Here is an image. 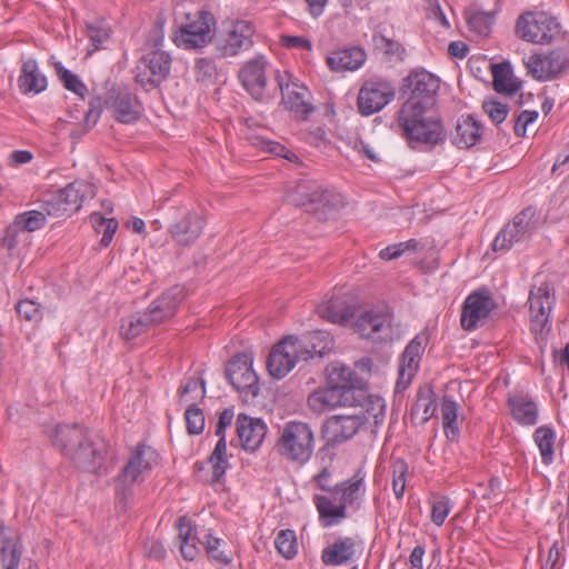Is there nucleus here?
Returning <instances> with one entry per match:
<instances>
[{"mask_svg": "<svg viewBox=\"0 0 569 569\" xmlns=\"http://www.w3.org/2000/svg\"><path fill=\"white\" fill-rule=\"evenodd\" d=\"M267 61L263 56L244 63L240 69L238 78L246 91L257 101L264 99Z\"/></svg>", "mask_w": 569, "mask_h": 569, "instance_id": "24", "label": "nucleus"}, {"mask_svg": "<svg viewBox=\"0 0 569 569\" xmlns=\"http://www.w3.org/2000/svg\"><path fill=\"white\" fill-rule=\"evenodd\" d=\"M0 527V559L3 569H18L22 556V547L18 537H7Z\"/></svg>", "mask_w": 569, "mask_h": 569, "instance_id": "37", "label": "nucleus"}, {"mask_svg": "<svg viewBox=\"0 0 569 569\" xmlns=\"http://www.w3.org/2000/svg\"><path fill=\"white\" fill-rule=\"evenodd\" d=\"M328 388L318 389L308 397V406L321 413L336 407L378 406L382 411V398L371 396L363 388L362 380L350 368L333 363L327 368Z\"/></svg>", "mask_w": 569, "mask_h": 569, "instance_id": "1", "label": "nucleus"}, {"mask_svg": "<svg viewBox=\"0 0 569 569\" xmlns=\"http://www.w3.org/2000/svg\"><path fill=\"white\" fill-rule=\"evenodd\" d=\"M516 34L521 40L536 44H548L565 37L557 18L543 11L520 14L516 23Z\"/></svg>", "mask_w": 569, "mask_h": 569, "instance_id": "4", "label": "nucleus"}, {"mask_svg": "<svg viewBox=\"0 0 569 569\" xmlns=\"http://www.w3.org/2000/svg\"><path fill=\"white\" fill-rule=\"evenodd\" d=\"M92 227L98 233H102L100 244L107 248L118 229V221L114 218H104L100 213H92L90 217Z\"/></svg>", "mask_w": 569, "mask_h": 569, "instance_id": "44", "label": "nucleus"}, {"mask_svg": "<svg viewBox=\"0 0 569 569\" xmlns=\"http://www.w3.org/2000/svg\"><path fill=\"white\" fill-rule=\"evenodd\" d=\"M204 226L206 220L200 212L181 208L173 210L168 231L177 244L190 247L199 239Z\"/></svg>", "mask_w": 569, "mask_h": 569, "instance_id": "15", "label": "nucleus"}, {"mask_svg": "<svg viewBox=\"0 0 569 569\" xmlns=\"http://www.w3.org/2000/svg\"><path fill=\"white\" fill-rule=\"evenodd\" d=\"M91 436L80 425H59L51 439L52 445L69 459Z\"/></svg>", "mask_w": 569, "mask_h": 569, "instance_id": "26", "label": "nucleus"}, {"mask_svg": "<svg viewBox=\"0 0 569 569\" xmlns=\"http://www.w3.org/2000/svg\"><path fill=\"white\" fill-rule=\"evenodd\" d=\"M187 430L190 435H200L204 429V415L194 403H189L184 412Z\"/></svg>", "mask_w": 569, "mask_h": 569, "instance_id": "56", "label": "nucleus"}, {"mask_svg": "<svg viewBox=\"0 0 569 569\" xmlns=\"http://www.w3.org/2000/svg\"><path fill=\"white\" fill-rule=\"evenodd\" d=\"M236 427L240 445L248 451L258 449L267 433V426L261 419L244 413L237 417Z\"/></svg>", "mask_w": 569, "mask_h": 569, "instance_id": "28", "label": "nucleus"}, {"mask_svg": "<svg viewBox=\"0 0 569 569\" xmlns=\"http://www.w3.org/2000/svg\"><path fill=\"white\" fill-rule=\"evenodd\" d=\"M397 124L401 137L413 149L422 144L433 147L446 139L443 126L435 114V108L402 103L397 112Z\"/></svg>", "mask_w": 569, "mask_h": 569, "instance_id": "2", "label": "nucleus"}, {"mask_svg": "<svg viewBox=\"0 0 569 569\" xmlns=\"http://www.w3.org/2000/svg\"><path fill=\"white\" fill-rule=\"evenodd\" d=\"M96 196V187L83 180L70 182L59 189L46 201V211L49 216L61 217L78 211L84 200Z\"/></svg>", "mask_w": 569, "mask_h": 569, "instance_id": "12", "label": "nucleus"}, {"mask_svg": "<svg viewBox=\"0 0 569 569\" xmlns=\"http://www.w3.org/2000/svg\"><path fill=\"white\" fill-rule=\"evenodd\" d=\"M376 49L383 52L389 60H402L405 57V48L402 44L393 39L386 38L385 36H373Z\"/></svg>", "mask_w": 569, "mask_h": 569, "instance_id": "53", "label": "nucleus"}, {"mask_svg": "<svg viewBox=\"0 0 569 569\" xmlns=\"http://www.w3.org/2000/svg\"><path fill=\"white\" fill-rule=\"evenodd\" d=\"M366 51L360 47L343 48L332 51L327 57V64L336 72L355 71L366 62Z\"/></svg>", "mask_w": 569, "mask_h": 569, "instance_id": "30", "label": "nucleus"}, {"mask_svg": "<svg viewBox=\"0 0 569 569\" xmlns=\"http://www.w3.org/2000/svg\"><path fill=\"white\" fill-rule=\"evenodd\" d=\"M172 58L161 49H154L143 54L134 69V80L144 90L158 88L169 76Z\"/></svg>", "mask_w": 569, "mask_h": 569, "instance_id": "11", "label": "nucleus"}, {"mask_svg": "<svg viewBox=\"0 0 569 569\" xmlns=\"http://www.w3.org/2000/svg\"><path fill=\"white\" fill-rule=\"evenodd\" d=\"M450 512L449 500L445 497L437 498L432 502L431 520L436 526H441Z\"/></svg>", "mask_w": 569, "mask_h": 569, "instance_id": "62", "label": "nucleus"}, {"mask_svg": "<svg viewBox=\"0 0 569 569\" xmlns=\"http://www.w3.org/2000/svg\"><path fill=\"white\" fill-rule=\"evenodd\" d=\"M538 112L533 110L521 111L515 122L513 132L517 137L521 138L526 136L527 127L535 122L538 118Z\"/></svg>", "mask_w": 569, "mask_h": 569, "instance_id": "63", "label": "nucleus"}, {"mask_svg": "<svg viewBox=\"0 0 569 569\" xmlns=\"http://www.w3.org/2000/svg\"><path fill=\"white\" fill-rule=\"evenodd\" d=\"M254 30L250 22L237 21L228 32L224 40L218 44V50L222 57H234L241 51L252 47V34Z\"/></svg>", "mask_w": 569, "mask_h": 569, "instance_id": "27", "label": "nucleus"}, {"mask_svg": "<svg viewBox=\"0 0 569 569\" xmlns=\"http://www.w3.org/2000/svg\"><path fill=\"white\" fill-rule=\"evenodd\" d=\"M274 546L286 559H292L298 552L296 532L290 529L281 530L276 537Z\"/></svg>", "mask_w": 569, "mask_h": 569, "instance_id": "51", "label": "nucleus"}, {"mask_svg": "<svg viewBox=\"0 0 569 569\" xmlns=\"http://www.w3.org/2000/svg\"><path fill=\"white\" fill-rule=\"evenodd\" d=\"M392 470V490L398 500L402 499L406 490V479L409 472L408 463L401 459H395L391 465Z\"/></svg>", "mask_w": 569, "mask_h": 569, "instance_id": "50", "label": "nucleus"}, {"mask_svg": "<svg viewBox=\"0 0 569 569\" xmlns=\"http://www.w3.org/2000/svg\"><path fill=\"white\" fill-rule=\"evenodd\" d=\"M312 501L319 513V520L326 528L332 527L347 518V510L341 501L333 503L331 497L323 495H313Z\"/></svg>", "mask_w": 569, "mask_h": 569, "instance_id": "36", "label": "nucleus"}, {"mask_svg": "<svg viewBox=\"0 0 569 569\" xmlns=\"http://www.w3.org/2000/svg\"><path fill=\"white\" fill-rule=\"evenodd\" d=\"M13 221L22 232H33L46 224L47 218L41 211L31 210L16 216Z\"/></svg>", "mask_w": 569, "mask_h": 569, "instance_id": "52", "label": "nucleus"}, {"mask_svg": "<svg viewBox=\"0 0 569 569\" xmlns=\"http://www.w3.org/2000/svg\"><path fill=\"white\" fill-rule=\"evenodd\" d=\"M180 401L186 403H192L191 401L197 399H203L206 396V383L204 380L199 378H189L179 389Z\"/></svg>", "mask_w": 569, "mask_h": 569, "instance_id": "48", "label": "nucleus"}, {"mask_svg": "<svg viewBox=\"0 0 569 569\" xmlns=\"http://www.w3.org/2000/svg\"><path fill=\"white\" fill-rule=\"evenodd\" d=\"M227 445L226 437H219V440L209 456V462L212 466V480L218 482L222 478L228 467V460L226 457Z\"/></svg>", "mask_w": 569, "mask_h": 569, "instance_id": "45", "label": "nucleus"}, {"mask_svg": "<svg viewBox=\"0 0 569 569\" xmlns=\"http://www.w3.org/2000/svg\"><path fill=\"white\" fill-rule=\"evenodd\" d=\"M332 470L330 466H323L321 470L313 477L317 487L333 495V486L331 485Z\"/></svg>", "mask_w": 569, "mask_h": 569, "instance_id": "64", "label": "nucleus"}, {"mask_svg": "<svg viewBox=\"0 0 569 569\" xmlns=\"http://www.w3.org/2000/svg\"><path fill=\"white\" fill-rule=\"evenodd\" d=\"M176 527L178 529V538L180 539V551L182 557L186 560H193L199 549L197 545L190 543V538L188 537L190 530V520L187 517H180L177 520Z\"/></svg>", "mask_w": 569, "mask_h": 569, "instance_id": "46", "label": "nucleus"}, {"mask_svg": "<svg viewBox=\"0 0 569 569\" xmlns=\"http://www.w3.org/2000/svg\"><path fill=\"white\" fill-rule=\"evenodd\" d=\"M188 22L181 26L172 36L177 47L190 50L206 47L212 41L216 27V18L209 10H199Z\"/></svg>", "mask_w": 569, "mask_h": 569, "instance_id": "6", "label": "nucleus"}, {"mask_svg": "<svg viewBox=\"0 0 569 569\" xmlns=\"http://www.w3.org/2000/svg\"><path fill=\"white\" fill-rule=\"evenodd\" d=\"M288 200L296 207L313 212L320 221L333 218L338 209L343 207V199L340 193L322 188L315 180L299 181L288 196Z\"/></svg>", "mask_w": 569, "mask_h": 569, "instance_id": "3", "label": "nucleus"}, {"mask_svg": "<svg viewBox=\"0 0 569 569\" xmlns=\"http://www.w3.org/2000/svg\"><path fill=\"white\" fill-rule=\"evenodd\" d=\"M87 36L97 50L109 39L110 32L102 23H91L87 26Z\"/></svg>", "mask_w": 569, "mask_h": 569, "instance_id": "61", "label": "nucleus"}, {"mask_svg": "<svg viewBox=\"0 0 569 569\" xmlns=\"http://www.w3.org/2000/svg\"><path fill=\"white\" fill-rule=\"evenodd\" d=\"M54 70L59 80L63 83V87L67 90L72 91L80 97L84 96L87 92V87L77 74L66 69L61 62L54 63Z\"/></svg>", "mask_w": 569, "mask_h": 569, "instance_id": "49", "label": "nucleus"}, {"mask_svg": "<svg viewBox=\"0 0 569 569\" xmlns=\"http://www.w3.org/2000/svg\"><path fill=\"white\" fill-rule=\"evenodd\" d=\"M278 451L289 460L306 462L313 451V435L310 427L300 421L286 423L277 442Z\"/></svg>", "mask_w": 569, "mask_h": 569, "instance_id": "7", "label": "nucleus"}, {"mask_svg": "<svg viewBox=\"0 0 569 569\" xmlns=\"http://www.w3.org/2000/svg\"><path fill=\"white\" fill-rule=\"evenodd\" d=\"M535 214L536 211L532 208H526L520 213H518L513 218V221L510 223L512 227H516V229L519 230V233L523 239H527L533 229L532 219Z\"/></svg>", "mask_w": 569, "mask_h": 569, "instance_id": "59", "label": "nucleus"}, {"mask_svg": "<svg viewBox=\"0 0 569 569\" xmlns=\"http://www.w3.org/2000/svg\"><path fill=\"white\" fill-rule=\"evenodd\" d=\"M153 328L147 315L134 313L122 320L120 336L130 341Z\"/></svg>", "mask_w": 569, "mask_h": 569, "instance_id": "40", "label": "nucleus"}, {"mask_svg": "<svg viewBox=\"0 0 569 569\" xmlns=\"http://www.w3.org/2000/svg\"><path fill=\"white\" fill-rule=\"evenodd\" d=\"M252 356L246 352L237 353L226 365V378L239 392L252 397L259 393V378L252 368Z\"/></svg>", "mask_w": 569, "mask_h": 569, "instance_id": "18", "label": "nucleus"}, {"mask_svg": "<svg viewBox=\"0 0 569 569\" xmlns=\"http://www.w3.org/2000/svg\"><path fill=\"white\" fill-rule=\"evenodd\" d=\"M183 299V288L174 286L153 300L144 311L152 327L173 318Z\"/></svg>", "mask_w": 569, "mask_h": 569, "instance_id": "23", "label": "nucleus"}, {"mask_svg": "<svg viewBox=\"0 0 569 569\" xmlns=\"http://www.w3.org/2000/svg\"><path fill=\"white\" fill-rule=\"evenodd\" d=\"M353 328L362 338L386 342L393 340L398 325H395L393 313L385 307L362 312L355 320Z\"/></svg>", "mask_w": 569, "mask_h": 569, "instance_id": "10", "label": "nucleus"}, {"mask_svg": "<svg viewBox=\"0 0 569 569\" xmlns=\"http://www.w3.org/2000/svg\"><path fill=\"white\" fill-rule=\"evenodd\" d=\"M482 126L472 116L458 119L451 140L458 148L473 147L481 138Z\"/></svg>", "mask_w": 569, "mask_h": 569, "instance_id": "34", "label": "nucleus"}, {"mask_svg": "<svg viewBox=\"0 0 569 569\" xmlns=\"http://www.w3.org/2000/svg\"><path fill=\"white\" fill-rule=\"evenodd\" d=\"M492 77L493 89L498 93L512 97L520 89V82L513 78L509 63L495 64L492 67Z\"/></svg>", "mask_w": 569, "mask_h": 569, "instance_id": "38", "label": "nucleus"}, {"mask_svg": "<svg viewBox=\"0 0 569 569\" xmlns=\"http://www.w3.org/2000/svg\"><path fill=\"white\" fill-rule=\"evenodd\" d=\"M355 412L336 415L326 420L322 426V438L327 445H338L351 439L368 420L370 412L378 406L352 407Z\"/></svg>", "mask_w": 569, "mask_h": 569, "instance_id": "8", "label": "nucleus"}, {"mask_svg": "<svg viewBox=\"0 0 569 569\" xmlns=\"http://www.w3.org/2000/svg\"><path fill=\"white\" fill-rule=\"evenodd\" d=\"M556 301L555 289L549 282L533 284L529 292L531 329L538 333L550 329V313Z\"/></svg>", "mask_w": 569, "mask_h": 569, "instance_id": "16", "label": "nucleus"}, {"mask_svg": "<svg viewBox=\"0 0 569 569\" xmlns=\"http://www.w3.org/2000/svg\"><path fill=\"white\" fill-rule=\"evenodd\" d=\"M528 74L538 81L559 78L569 70V41L548 53H532L525 60Z\"/></svg>", "mask_w": 569, "mask_h": 569, "instance_id": "9", "label": "nucleus"}, {"mask_svg": "<svg viewBox=\"0 0 569 569\" xmlns=\"http://www.w3.org/2000/svg\"><path fill=\"white\" fill-rule=\"evenodd\" d=\"M405 86L410 90L408 99L403 103H412L416 107L435 108L436 96L440 88L439 79L426 70H413L405 78Z\"/></svg>", "mask_w": 569, "mask_h": 569, "instance_id": "19", "label": "nucleus"}, {"mask_svg": "<svg viewBox=\"0 0 569 569\" xmlns=\"http://www.w3.org/2000/svg\"><path fill=\"white\" fill-rule=\"evenodd\" d=\"M303 342L297 337L289 336L283 338L270 351L267 359V369L274 379L284 378L300 360H306Z\"/></svg>", "mask_w": 569, "mask_h": 569, "instance_id": "13", "label": "nucleus"}, {"mask_svg": "<svg viewBox=\"0 0 569 569\" xmlns=\"http://www.w3.org/2000/svg\"><path fill=\"white\" fill-rule=\"evenodd\" d=\"M482 109L496 124L503 122L509 112L508 106L496 99L485 100Z\"/></svg>", "mask_w": 569, "mask_h": 569, "instance_id": "60", "label": "nucleus"}, {"mask_svg": "<svg viewBox=\"0 0 569 569\" xmlns=\"http://www.w3.org/2000/svg\"><path fill=\"white\" fill-rule=\"evenodd\" d=\"M533 439L539 448L541 460L545 465H550L553 461V447L556 433L552 428L541 426L536 429Z\"/></svg>", "mask_w": 569, "mask_h": 569, "instance_id": "42", "label": "nucleus"}, {"mask_svg": "<svg viewBox=\"0 0 569 569\" xmlns=\"http://www.w3.org/2000/svg\"><path fill=\"white\" fill-rule=\"evenodd\" d=\"M365 493V473L361 469H358L350 479L333 486L332 497L340 495V501L346 510L348 507L358 510L361 506V500Z\"/></svg>", "mask_w": 569, "mask_h": 569, "instance_id": "29", "label": "nucleus"}, {"mask_svg": "<svg viewBox=\"0 0 569 569\" xmlns=\"http://www.w3.org/2000/svg\"><path fill=\"white\" fill-rule=\"evenodd\" d=\"M511 417L521 426H533L538 421V407L527 393L509 396L507 400Z\"/></svg>", "mask_w": 569, "mask_h": 569, "instance_id": "31", "label": "nucleus"}, {"mask_svg": "<svg viewBox=\"0 0 569 569\" xmlns=\"http://www.w3.org/2000/svg\"><path fill=\"white\" fill-rule=\"evenodd\" d=\"M103 104L111 107L113 118L120 123H133L141 116V108L138 98L127 89L112 88L108 92ZM102 109V101L100 98H94L90 102V109L87 112L86 119H92L93 123L97 122Z\"/></svg>", "mask_w": 569, "mask_h": 569, "instance_id": "5", "label": "nucleus"}, {"mask_svg": "<svg viewBox=\"0 0 569 569\" xmlns=\"http://www.w3.org/2000/svg\"><path fill=\"white\" fill-rule=\"evenodd\" d=\"M206 550L211 559L222 565H230L232 562V557L230 553H227L224 550L220 549V546L226 543L223 540L211 536L210 533L206 535Z\"/></svg>", "mask_w": 569, "mask_h": 569, "instance_id": "57", "label": "nucleus"}, {"mask_svg": "<svg viewBox=\"0 0 569 569\" xmlns=\"http://www.w3.org/2000/svg\"><path fill=\"white\" fill-rule=\"evenodd\" d=\"M441 416L447 439L456 441L459 437L458 403L452 399L445 397L441 403Z\"/></svg>", "mask_w": 569, "mask_h": 569, "instance_id": "41", "label": "nucleus"}, {"mask_svg": "<svg viewBox=\"0 0 569 569\" xmlns=\"http://www.w3.org/2000/svg\"><path fill=\"white\" fill-rule=\"evenodd\" d=\"M286 76L277 73L278 87L282 94V102L296 118L306 120L313 111V107L306 100L307 89L297 83L286 81Z\"/></svg>", "mask_w": 569, "mask_h": 569, "instance_id": "25", "label": "nucleus"}, {"mask_svg": "<svg viewBox=\"0 0 569 569\" xmlns=\"http://www.w3.org/2000/svg\"><path fill=\"white\" fill-rule=\"evenodd\" d=\"M319 316L332 323L347 325L356 317V308L341 298H332L318 306Z\"/></svg>", "mask_w": 569, "mask_h": 569, "instance_id": "35", "label": "nucleus"}, {"mask_svg": "<svg viewBox=\"0 0 569 569\" xmlns=\"http://www.w3.org/2000/svg\"><path fill=\"white\" fill-rule=\"evenodd\" d=\"M300 342L306 345L303 347L305 351L309 353L306 355V360L313 357H323L328 351L331 350L332 341L328 333L323 331H313L308 332L302 338H298Z\"/></svg>", "mask_w": 569, "mask_h": 569, "instance_id": "39", "label": "nucleus"}, {"mask_svg": "<svg viewBox=\"0 0 569 569\" xmlns=\"http://www.w3.org/2000/svg\"><path fill=\"white\" fill-rule=\"evenodd\" d=\"M395 97L396 90L389 81L382 79L367 80L358 92V110L362 116H371L381 111Z\"/></svg>", "mask_w": 569, "mask_h": 569, "instance_id": "17", "label": "nucleus"}, {"mask_svg": "<svg viewBox=\"0 0 569 569\" xmlns=\"http://www.w3.org/2000/svg\"><path fill=\"white\" fill-rule=\"evenodd\" d=\"M47 77L40 71L34 59H28L22 62L18 87L23 94H38L47 89Z\"/></svg>", "mask_w": 569, "mask_h": 569, "instance_id": "32", "label": "nucleus"}, {"mask_svg": "<svg viewBox=\"0 0 569 569\" xmlns=\"http://www.w3.org/2000/svg\"><path fill=\"white\" fill-rule=\"evenodd\" d=\"M525 240L520 233L519 230L516 229V227H512L510 223H508L495 238L492 242V249L493 251H507L509 250L515 243Z\"/></svg>", "mask_w": 569, "mask_h": 569, "instance_id": "54", "label": "nucleus"}, {"mask_svg": "<svg viewBox=\"0 0 569 569\" xmlns=\"http://www.w3.org/2000/svg\"><path fill=\"white\" fill-rule=\"evenodd\" d=\"M435 395L431 389H421L417 395V400L411 407V417L419 418L420 422H427L435 412Z\"/></svg>", "mask_w": 569, "mask_h": 569, "instance_id": "43", "label": "nucleus"}, {"mask_svg": "<svg viewBox=\"0 0 569 569\" xmlns=\"http://www.w3.org/2000/svg\"><path fill=\"white\" fill-rule=\"evenodd\" d=\"M16 311L21 319L38 322L42 318L41 306L30 299H22L16 305Z\"/></svg>", "mask_w": 569, "mask_h": 569, "instance_id": "58", "label": "nucleus"}, {"mask_svg": "<svg viewBox=\"0 0 569 569\" xmlns=\"http://www.w3.org/2000/svg\"><path fill=\"white\" fill-rule=\"evenodd\" d=\"M496 307L497 305L488 291L470 293L462 306L461 327L467 331L477 329Z\"/></svg>", "mask_w": 569, "mask_h": 569, "instance_id": "20", "label": "nucleus"}, {"mask_svg": "<svg viewBox=\"0 0 569 569\" xmlns=\"http://www.w3.org/2000/svg\"><path fill=\"white\" fill-rule=\"evenodd\" d=\"M495 22V14L490 12L477 11L467 17L469 30L480 37H487Z\"/></svg>", "mask_w": 569, "mask_h": 569, "instance_id": "47", "label": "nucleus"}, {"mask_svg": "<svg viewBox=\"0 0 569 569\" xmlns=\"http://www.w3.org/2000/svg\"><path fill=\"white\" fill-rule=\"evenodd\" d=\"M426 343L427 338L422 335H417L402 351L398 368V380L396 382L397 392H401L410 386L419 369Z\"/></svg>", "mask_w": 569, "mask_h": 569, "instance_id": "22", "label": "nucleus"}, {"mask_svg": "<svg viewBox=\"0 0 569 569\" xmlns=\"http://www.w3.org/2000/svg\"><path fill=\"white\" fill-rule=\"evenodd\" d=\"M217 76L216 64L211 59L199 58L194 62V77L197 82L204 84L213 83Z\"/></svg>", "mask_w": 569, "mask_h": 569, "instance_id": "55", "label": "nucleus"}, {"mask_svg": "<svg viewBox=\"0 0 569 569\" xmlns=\"http://www.w3.org/2000/svg\"><path fill=\"white\" fill-rule=\"evenodd\" d=\"M70 458L69 460L74 465L76 468L88 471L99 472L106 461L109 445L108 442L98 435H92L87 443H83Z\"/></svg>", "mask_w": 569, "mask_h": 569, "instance_id": "21", "label": "nucleus"}, {"mask_svg": "<svg viewBox=\"0 0 569 569\" xmlns=\"http://www.w3.org/2000/svg\"><path fill=\"white\" fill-rule=\"evenodd\" d=\"M356 541L351 537L339 538L325 547L321 551V561L326 566H341L355 558Z\"/></svg>", "mask_w": 569, "mask_h": 569, "instance_id": "33", "label": "nucleus"}, {"mask_svg": "<svg viewBox=\"0 0 569 569\" xmlns=\"http://www.w3.org/2000/svg\"><path fill=\"white\" fill-rule=\"evenodd\" d=\"M158 458L159 455L150 446L139 443L134 447L128 462L118 476V486H121L123 495L126 489L143 480L144 476L151 471L153 465L158 462Z\"/></svg>", "mask_w": 569, "mask_h": 569, "instance_id": "14", "label": "nucleus"}]
</instances>
